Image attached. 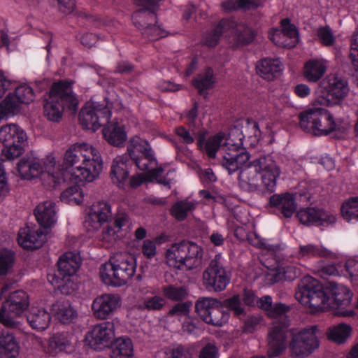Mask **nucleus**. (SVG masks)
<instances>
[{
	"label": "nucleus",
	"instance_id": "bf43d9fd",
	"mask_svg": "<svg viewBox=\"0 0 358 358\" xmlns=\"http://www.w3.org/2000/svg\"><path fill=\"white\" fill-rule=\"evenodd\" d=\"M192 306V302L187 301L185 302L178 303L175 304L169 311V316H185L187 317L189 316L190 308Z\"/></svg>",
	"mask_w": 358,
	"mask_h": 358
},
{
	"label": "nucleus",
	"instance_id": "69168bd1",
	"mask_svg": "<svg viewBox=\"0 0 358 358\" xmlns=\"http://www.w3.org/2000/svg\"><path fill=\"white\" fill-rule=\"evenodd\" d=\"M318 37L320 42L326 46H331L335 42L333 33L328 27L319 29Z\"/></svg>",
	"mask_w": 358,
	"mask_h": 358
},
{
	"label": "nucleus",
	"instance_id": "ddd939ff",
	"mask_svg": "<svg viewBox=\"0 0 358 358\" xmlns=\"http://www.w3.org/2000/svg\"><path fill=\"white\" fill-rule=\"evenodd\" d=\"M195 312L206 324L222 327L229 318L228 312L222 310L221 301L213 297H200L195 302Z\"/></svg>",
	"mask_w": 358,
	"mask_h": 358
},
{
	"label": "nucleus",
	"instance_id": "cd10ccee",
	"mask_svg": "<svg viewBox=\"0 0 358 358\" xmlns=\"http://www.w3.org/2000/svg\"><path fill=\"white\" fill-rule=\"evenodd\" d=\"M129 160L123 156L116 157L111 166L110 178L114 184L123 187L129 178Z\"/></svg>",
	"mask_w": 358,
	"mask_h": 358
},
{
	"label": "nucleus",
	"instance_id": "f257e3e1",
	"mask_svg": "<svg viewBox=\"0 0 358 358\" xmlns=\"http://www.w3.org/2000/svg\"><path fill=\"white\" fill-rule=\"evenodd\" d=\"M64 166L75 182H92L101 173L103 164L99 152L92 145L83 143L72 145L65 152Z\"/></svg>",
	"mask_w": 358,
	"mask_h": 358
},
{
	"label": "nucleus",
	"instance_id": "dca6fc26",
	"mask_svg": "<svg viewBox=\"0 0 358 358\" xmlns=\"http://www.w3.org/2000/svg\"><path fill=\"white\" fill-rule=\"evenodd\" d=\"M317 332V326L313 325L296 334L292 333L289 343L292 355L294 357H307L313 353L319 347Z\"/></svg>",
	"mask_w": 358,
	"mask_h": 358
},
{
	"label": "nucleus",
	"instance_id": "aec40b11",
	"mask_svg": "<svg viewBox=\"0 0 358 358\" xmlns=\"http://www.w3.org/2000/svg\"><path fill=\"white\" fill-rule=\"evenodd\" d=\"M296 217L305 226L327 227L336 222V217L332 213L314 207L301 208L296 213Z\"/></svg>",
	"mask_w": 358,
	"mask_h": 358
},
{
	"label": "nucleus",
	"instance_id": "9b49d317",
	"mask_svg": "<svg viewBox=\"0 0 358 358\" xmlns=\"http://www.w3.org/2000/svg\"><path fill=\"white\" fill-rule=\"evenodd\" d=\"M29 306V296L25 292H11L0 309V322L8 328H17L20 323L14 317L21 315Z\"/></svg>",
	"mask_w": 358,
	"mask_h": 358
},
{
	"label": "nucleus",
	"instance_id": "393cba45",
	"mask_svg": "<svg viewBox=\"0 0 358 358\" xmlns=\"http://www.w3.org/2000/svg\"><path fill=\"white\" fill-rule=\"evenodd\" d=\"M34 215L41 228L48 231L56 222L55 203L51 201L39 203L34 209Z\"/></svg>",
	"mask_w": 358,
	"mask_h": 358
},
{
	"label": "nucleus",
	"instance_id": "e2e57ef3",
	"mask_svg": "<svg viewBox=\"0 0 358 358\" xmlns=\"http://www.w3.org/2000/svg\"><path fill=\"white\" fill-rule=\"evenodd\" d=\"M113 225L120 232L124 230V227L130 228L131 225V219L125 212H118L114 217Z\"/></svg>",
	"mask_w": 358,
	"mask_h": 358
},
{
	"label": "nucleus",
	"instance_id": "37998d69",
	"mask_svg": "<svg viewBox=\"0 0 358 358\" xmlns=\"http://www.w3.org/2000/svg\"><path fill=\"white\" fill-rule=\"evenodd\" d=\"M325 71L326 66L321 62L311 60L306 62L303 75L308 81L315 83L323 76Z\"/></svg>",
	"mask_w": 358,
	"mask_h": 358
},
{
	"label": "nucleus",
	"instance_id": "4d7b16f0",
	"mask_svg": "<svg viewBox=\"0 0 358 358\" xmlns=\"http://www.w3.org/2000/svg\"><path fill=\"white\" fill-rule=\"evenodd\" d=\"M15 259V255L10 250L0 252V275H6L10 272Z\"/></svg>",
	"mask_w": 358,
	"mask_h": 358
},
{
	"label": "nucleus",
	"instance_id": "c756f323",
	"mask_svg": "<svg viewBox=\"0 0 358 358\" xmlns=\"http://www.w3.org/2000/svg\"><path fill=\"white\" fill-rule=\"evenodd\" d=\"M257 73L263 79L273 80L282 72V64L278 59L265 58L257 62Z\"/></svg>",
	"mask_w": 358,
	"mask_h": 358
},
{
	"label": "nucleus",
	"instance_id": "473e14b6",
	"mask_svg": "<svg viewBox=\"0 0 358 358\" xmlns=\"http://www.w3.org/2000/svg\"><path fill=\"white\" fill-rule=\"evenodd\" d=\"M51 311L55 317L63 324H69L76 319V310L69 301H57L52 305Z\"/></svg>",
	"mask_w": 358,
	"mask_h": 358
},
{
	"label": "nucleus",
	"instance_id": "6e6d98bb",
	"mask_svg": "<svg viewBox=\"0 0 358 358\" xmlns=\"http://www.w3.org/2000/svg\"><path fill=\"white\" fill-rule=\"evenodd\" d=\"M166 358H193L189 347L182 344H174L166 352Z\"/></svg>",
	"mask_w": 358,
	"mask_h": 358
},
{
	"label": "nucleus",
	"instance_id": "bb28decb",
	"mask_svg": "<svg viewBox=\"0 0 358 358\" xmlns=\"http://www.w3.org/2000/svg\"><path fill=\"white\" fill-rule=\"evenodd\" d=\"M103 129V135L106 141L112 145L122 146L127 140V134L124 126L117 121L106 122Z\"/></svg>",
	"mask_w": 358,
	"mask_h": 358
},
{
	"label": "nucleus",
	"instance_id": "864d4df0",
	"mask_svg": "<svg viewBox=\"0 0 358 358\" xmlns=\"http://www.w3.org/2000/svg\"><path fill=\"white\" fill-rule=\"evenodd\" d=\"M13 94L20 105L22 103L29 104L35 98L33 89L27 85H21L15 87Z\"/></svg>",
	"mask_w": 358,
	"mask_h": 358
},
{
	"label": "nucleus",
	"instance_id": "79ce46f5",
	"mask_svg": "<svg viewBox=\"0 0 358 358\" xmlns=\"http://www.w3.org/2000/svg\"><path fill=\"white\" fill-rule=\"evenodd\" d=\"M21 105L13 93H9L0 102V120L14 116L20 113Z\"/></svg>",
	"mask_w": 358,
	"mask_h": 358
},
{
	"label": "nucleus",
	"instance_id": "4c0bfd02",
	"mask_svg": "<svg viewBox=\"0 0 358 358\" xmlns=\"http://www.w3.org/2000/svg\"><path fill=\"white\" fill-rule=\"evenodd\" d=\"M230 22L233 23V26L229 27L228 30H230L233 35L237 46L248 45L253 41L254 34L250 28L244 24H237L234 21Z\"/></svg>",
	"mask_w": 358,
	"mask_h": 358
},
{
	"label": "nucleus",
	"instance_id": "c03bdc74",
	"mask_svg": "<svg viewBox=\"0 0 358 358\" xmlns=\"http://www.w3.org/2000/svg\"><path fill=\"white\" fill-rule=\"evenodd\" d=\"M298 255L300 257H329L332 252L322 245L307 244L299 246Z\"/></svg>",
	"mask_w": 358,
	"mask_h": 358
},
{
	"label": "nucleus",
	"instance_id": "de8ad7c7",
	"mask_svg": "<svg viewBox=\"0 0 358 358\" xmlns=\"http://www.w3.org/2000/svg\"><path fill=\"white\" fill-rule=\"evenodd\" d=\"M259 4L254 0H226L222 3V8L225 12L238 9L250 10L258 8Z\"/></svg>",
	"mask_w": 358,
	"mask_h": 358
},
{
	"label": "nucleus",
	"instance_id": "a19ab883",
	"mask_svg": "<svg viewBox=\"0 0 358 358\" xmlns=\"http://www.w3.org/2000/svg\"><path fill=\"white\" fill-rule=\"evenodd\" d=\"M215 82L213 70L208 67L203 73H200L194 78L192 83L197 89L199 94L205 96V91L212 88Z\"/></svg>",
	"mask_w": 358,
	"mask_h": 358
},
{
	"label": "nucleus",
	"instance_id": "338daca9",
	"mask_svg": "<svg viewBox=\"0 0 358 358\" xmlns=\"http://www.w3.org/2000/svg\"><path fill=\"white\" fill-rule=\"evenodd\" d=\"M218 353L217 346L214 343H208L201 348L199 358H217Z\"/></svg>",
	"mask_w": 358,
	"mask_h": 358
},
{
	"label": "nucleus",
	"instance_id": "b1692460",
	"mask_svg": "<svg viewBox=\"0 0 358 358\" xmlns=\"http://www.w3.org/2000/svg\"><path fill=\"white\" fill-rule=\"evenodd\" d=\"M269 203L285 218L291 217L297 208L294 195L289 193L272 195Z\"/></svg>",
	"mask_w": 358,
	"mask_h": 358
},
{
	"label": "nucleus",
	"instance_id": "20e7f679",
	"mask_svg": "<svg viewBox=\"0 0 358 358\" xmlns=\"http://www.w3.org/2000/svg\"><path fill=\"white\" fill-rule=\"evenodd\" d=\"M203 248L196 243L182 241L173 243L165 252L167 265L178 270L191 271L203 263Z\"/></svg>",
	"mask_w": 358,
	"mask_h": 358
},
{
	"label": "nucleus",
	"instance_id": "7ed1b4c3",
	"mask_svg": "<svg viewBox=\"0 0 358 358\" xmlns=\"http://www.w3.org/2000/svg\"><path fill=\"white\" fill-rule=\"evenodd\" d=\"M72 82L59 80L52 83L48 98L43 106L44 116L51 122H59L65 108L76 111L78 101L73 93Z\"/></svg>",
	"mask_w": 358,
	"mask_h": 358
},
{
	"label": "nucleus",
	"instance_id": "49530a36",
	"mask_svg": "<svg viewBox=\"0 0 358 358\" xmlns=\"http://www.w3.org/2000/svg\"><path fill=\"white\" fill-rule=\"evenodd\" d=\"M196 208L194 202L187 199L182 200L175 203L171 210V215L178 221H182L186 219L189 212L193 210Z\"/></svg>",
	"mask_w": 358,
	"mask_h": 358
},
{
	"label": "nucleus",
	"instance_id": "6e6552de",
	"mask_svg": "<svg viewBox=\"0 0 358 358\" xmlns=\"http://www.w3.org/2000/svg\"><path fill=\"white\" fill-rule=\"evenodd\" d=\"M244 138L242 131L234 127L230 129L226 143L223 145L226 153L223 155L220 164L227 170L229 175L238 171L250 158L249 152L242 147Z\"/></svg>",
	"mask_w": 358,
	"mask_h": 358
},
{
	"label": "nucleus",
	"instance_id": "ea45409f",
	"mask_svg": "<svg viewBox=\"0 0 358 358\" xmlns=\"http://www.w3.org/2000/svg\"><path fill=\"white\" fill-rule=\"evenodd\" d=\"M224 136L223 134L219 133L205 141L204 137L201 136L198 139L197 144L200 149L203 150L210 158L215 159Z\"/></svg>",
	"mask_w": 358,
	"mask_h": 358
},
{
	"label": "nucleus",
	"instance_id": "5fc2aeb1",
	"mask_svg": "<svg viewBox=\"0 0 358 358\" xmlns=\"http://www.w3.org/2000/svg\"><path fill=\"white\" fill-rule=\"evenodd\" d=\"M282 29L280 30L283 37L289 39L288 43H294V47L299 41V33L296 27L292 24L289 18H284L280 22Z\"/></svg>",
	"mask_w": 358,
	"mask_h": 358
},
{
	"label": "nucleus",
	"instance_id": "603ef678",
	"mask_svg": "<svg viewBox=\"0 0 358 358\" xmlns=\"http://www.w3.org/2000/svg\"><path fill=\"white\" fill-rule=\"evenodd\" d=\"M136 166L141 171H148L157 164L152 149L148 152L138 156L136 159L132 160Z\"/></svg>",
	"mask_w": 358,
	"mask_h": 358
},
{
	"label": "nucleus",
	"instance_id": "a878e982",
	"mask_svg": "<svg viewBox=\"0 0 358 358\" xmlns=\"http://www.w3.org/2000/svg\"><path fill=\"white\" fill-rule=\"evenodd\" d=\"M17 171L22 178L31 180L43 173V166L39 159L32 156H26L18 162Z\"/></svg>",
	"mask_w": 358,
	"mask_h": 358
},
{
	"label": "nucleus",
	"instance_id": "f3484780",
	"mask_svg": "<svg viewBox=\"0 0 358 358\" xmlns=\"http://www.w3.org/2000/svg\"><path fill=\"white\" fill-rule=\"evenodd\" d=\"M352 292L346 286L336 282H330L328 287V301L330 310H335V315L349 317L354 315L352 309H348L350 306Z\"/></svg>",
	"mask_w": 358,
	"mask_h": 358
},
{
	"label": "nucleus",
	"instance_id": "09e8293b",
	"mask_svg": "<svg viewBox=\"0 0 358 358\" xmlns=\"http://www.w3.org/2000/svg\"><path fill=\"white\" fill-rule=\"evenodd\" d=\"M341 215L347 221L358 220V196L351 197L342 205Z\"/></svg>",
	"mask_w": 358,
	"mask_h": 358
},
{
	"label": "nucleus",
	"instance_id": "6ab92c4d",
	"mask_svg": "<svg viewBox=\"0 0 358 358\" xmlns=\"http://www.w3.org/2000/svg\"><path fill=\"white\" fill-rule=\"evenodd\" d=\"M289 322L285 320L284 322L275 320L270 328L267 338L268 358H274L280 356L287 348V334Z\"/></svg>",
	"mask_w": 358,
	"mask_h": 358
},
{
	"label": "nucleus",
	"instance_id": "680f3d73",
	"mask_svg": "<svg viewBox=\"0 0 358 358\" xmlns=\"http://www.w3.org/2000/svg\"><path fill=\"white\" fill-rule=\"evenodd\" d=\"M289 310V307L282 303H274L268 313V315L273 318L279 317L278 320L289 321L285 314Z\"/></svg>",
	"mask_w": 358,
	"mask_h": 358
},
{
	"label": "nucleus",
	"instance_id": "e433bc0d",
	"mask_svg": "<svg viewBox=\"0 0 358 358\" xmlns=\"http://www.w3.org/2000/svg\"><path fill=\"white\" fill-rule=\"evenodd\" d=\"M352 327L350 324L340 323L329 327L327 330V338L338 345L343 344L350 338Z\"/></svg>",
	"mask_w": 358,
	"mask_h": 358
},
{
	"label": "nucleus",
	"instance_id": "a211bd4d",
	"mask_svg": "<svg viewBox=\"0 0 358 358\" xmlns=\"http://www.w3.org/2000/svg\"><path fill=\"white\" fill-rule=\"evenodd\" d=\"M115 324L104 322L94 325L85 336V342L92 349L101 350L109 347L114 341Z\"/></svg>",
	"mask_w": 358,
	"mask_h": 358
},
{
	"label": "nucleus",
	"instance_id": "39448f33",
	"mask_svg": "<svg viewBox=\"0 0 358 358\" xmlns=\"http://www.w3.org/2000/svg\"><path fill=\"white\" fill-rule=\"evenodd\" d=\"M136 268V261L134 256L119 252L101 266L100 276L105 284L120 287L127 284L134 276Z\"/></svg>",
	"mask_w": 358,
	"mask_h": 358
},
{
	"label": "nucleus",
	"instance_id": "c9c22d12",
	"mask_svg": "<svg viewBox=\"0 0 358 358\" xmlns=\"http://www.w3.org/2000/svg\"><path fill=\"white\" fill-rule=\"evenodd\" d=\"M73 336L68 332L57 333L49 339L48 351L52 355L66 350L71 345Z\"/></svg>",
	"mask_w": 358,
	"mask_h": 358
},
{
	"label": "nucleus",
	"instance_id": "9d476101",
	"mask_svg": "<svg viewBox=\"0 0 358 358\" xmlns=\"http://www.w3.org/2000/svg\"><path fill=\"white\" fill-rule=\"evenodd\" d=\"M348 92V81L336 74H330L322 79L316 90L318 101L327 106L339 103Z\"/></svg>",
	"mask_w": 358,
	"mask_h": 358
},
{
	"label": "nucleus",
	"instance_id": "f03ea898",
	"mask_svg": "<svg viewBox=\"0 0 358 358\" xmlns=\"http://www.w3.org/2000/svg\"><path fill=\"white\" fill-rule=\"evenodd\" d=\"M243 166L239 169L238 175V183L242 189L250 192L259 190V174L262 173V181L265 189L269 192H274L280 169L271 156H261Z\"/></svg>",
	"mask_w": 358,
	"mask_h": 358
},
{
	"label": "nucleus",
	"instance_id": "412c9836",
	"mask_svg": "<svg viewBox=\"0 0 358 358\" xmlns=\"http://www.w3.org/2000/svg\"><path fill=\"white\" fill-rule=\"evenodd\" d=\"M121 306V298L115 294H103L96 297L92 304L93 315L99 320L110 317Z\"/></svg>",
	"mask_w": 358,
	"mask_h": 358
},
{
	"label": "nucleus",
	"instance_id": "052dcab7",
	"mask_svg": "<svg viewBox=\"0 0 358 358\" xmlns=\"http://www.w3.org/2000/svg\"><path fill=\"white\" fill-rule=\"evenodd\" d=\"M141 34L150 41H156L166 36V32L159 26H157V23H154V24L150 25L143 31Z\"/></svg>",
	"mask_w": 358,
	"mask_h": 358
},
{
	"label": "nucleus",
	"instance_id": "f704fd0d",
	"mask_svg": "<svg viewBox=\"0 0 358 358\" xmlns=\"http://www.w3.org/2000/svg\"><path fill=\"white\" fill-rule=\"evenodd\" d=\"M131 18L134 24L142 32L150 25L157 23V15L156 13L147 8H141L135 11Z\"/></svg>",
	"mask_w": 358,
	"mask_h": 358
},
{
	"label": "nucleus",
	"instance_id": "13d9d810",
	"mask_svg": "<svg viewBox=\"0 0 358 358\" xmlns=\"http://www.w3.org/2000/svg\"><path fill=\"white\" fill-rule=\"evenodd\" d=\"M165 303L166 301L164 298L159 296H154L145 298L140 307L148 310H159L164 306Z\"/></svg>",
	"mask_w": 358,
	"mask_h": 358
},
{
	"label": "nucleus",
	"instance_id": "c85d7f7f",
	"mask_svg": "<svg viewBox=\"0 0 358 358\" xmlns=\"http://www.w3.org/2000/svg\"><path fill=\"white\" fill-rule=\"evenodd\" d=\"M55 163H54V166ZM72 177L68 170H60L58 167H53L46 169L45 173H42V180L45 186L48 188H59L64 185L67 180H71Z\"/></svg>",
	"mask_w": 358,
	"mask_h": 358
},
{
	"label": "nucleus",
	"instance_id": "72a5a7b5",
	"mask_svg": "<svg viewBox=\"0 0 358 358\" xmlns=\"http://www.w3.org/2000/svg\"><path fill=\"white\" fill-rule=\"evenodd\" d=\"M231 26H233V23L229 20H221L212 30L205 34L202 40L203 43L211 48L216 46L222 35Z\"/></svg>",
	"mask_w": 358,
	"mask_h": 358
},
{
	"label": "nucleus",
	"instance_id": "f8f14e48",
	"mask_svg": "<svg viewBox=\"0 0 358 358\" xmlns=\"http://www.w3.org/2000/svg\"><path fill=\"white\" fill-rule=\"evenodd\" d=\"M0 142L6 148L5 157L12 160L20 157L27 144V136L24 131L15 124L0 127Z\"/></svg>",
	"mask_w": 358,
	"mask_h": 358
},
{
	"label": "nucleus",
	"instance_id": "5701e85b",
	"mask_svg": "<svg viewBox=\"0 0 358 358\" xmlns=\"http://www.w3.org/2000/svg\"><path fill=\"white\" fill-rule=\"evenodd\" d=\"M48 230L40 228L38 230H31L27 227L21 229L18 232V243L24 249L35 250L41 248L46 241Z\"/></svg>",
	"mask_w": 358,
	"mask_h": 358
},
{
	"label": "nucleus",
	"instance_id": "3c124183",
	"mask_svg": "<svg viewBox=\"0 0 358 358\" xmlns=\"http://www.w3.org/2000/svg\"><path fill=\"white\" fill-rule=\"evenodd\" d=\"M222 309L227 308L233 311L234 315L236 317L245 315V312L244 308L241 305V296L238 294H235L230 298L226 299L221 301Z\"/></svg>",
	"mask_w": 358,
	"mask_h": 358
},
{
	"label": "nucleus",
	"instance_id": "0eeeda50",
	"mask_svg": "<svg viewBox=\"0 0 358 358\" xmlns=\"http://www.w3.org/2000/svg\"><path fill=\"white\" fill-rule=\"evenodd\" d=\"M296 299L312 312L329 310L328 287L324 289L318 280L311 276L302 278L295 293Z\"/></svg>",
	"mask_w": 358,
	"mask_h": 358
},
{
	"label": "nucleus",
	"instance_id": "4be33fe9",
	"mask_svg": "<svg viewBox=\"0 0 358 358\" xmlns=\"http://www.w3.org/2000/svg\"><path fill=\"white\" fill-rule=\"evenodd\" d=\"M110 205L106 201H99L92 205L90 211L85 220L88 231H96L101 224L111 217Z\"/></svg>",
	"mask_w": 358,
	"mask_h": 358
},
{
	"label": "nucleus",
	"instance_id": "423d86ee",
	"mask_svg": "<svg viewBox=\"0 0 358 358\" xmlns=\"http://www.w3.org/2000/svg\"><path fill=\"white\" fill-rule=\"evenodd\" d=\"M57 264V270L48 274V280L62 294L69 295L77 288L73 278L80 266V257L72 252H65Z\"/></svg>",
	"mask_w": 358,
	"mask_h": 358
},
{
	"label": "nucleus",
	"instance_id": "774afa93",
	"mask_svg": "<svg viewBox=\"0 0 358 358\" xmlns=\"http://www.w3.org/2000/svg\"><path fill=\"white\" fill-rule=\"evenodd\" d=\"M345 266L352 281L358 284V261L349 259L346 262Z\"/></svg>",
	"mask_w": 358,
	"mask_h": 358
},
{
	"label": "nucleus",
	"instance_id": "2eb2a0df",
	"mask_svg": "<svg viewBox=\"0 0 358 358\" xmlns=\"http://www.w3.org/2000/svg\"><path fill=\"white\" fill-rule=\"evenodd\" d=\"M203 285L209 291L221 292L230 282L231 274L223 265L222 256L217 254L203 272Z\"/></svg>",
	"mask_w": 358,
	"mask_h": 358
},
{
	"label": "nucleus",
	"instance_id": "1a4fd4ad",
	"mask_svg": "<svg viewBox=\"0 0 358 358\" xmlns=\"http://www.w3.org/2000/svg\"><path fill=\"white\" fill-rule=\"evenodd\" d=\"M301 128L315 136L328 135L338 130V125L333 115L322 108H311L299 115Z\"/></svg>",
	"mask_w": 358,
	"mask_h": 358
},
{
	"label": "nucleus",
	"instance_id": "7c9ffc66",
	"mask_svg": "<svg viewBox=\"0 0 358 358\" xmlns=\"http://www.w3.org/2000/svg\"><path fill=\"white\" fill-rule=\"evenodd\" d=\"M27 320L33 329L43 331L49 327L51 317L44 308H33L27 315Z\"/></svg>",
	"mask_w": 358,
	"mask_h": 358
},
{
	"label": "nucleus",
	"instance_id": "58836bf2",
	"mask_svg": "<svg viewBox=\"0 0 358 358\" xmlns=\"http://www.w3.org/2000/svg\"><path fill=\"white\" fill-rule=\"evenodd\" d=\"M19 346L15 337L7 333L0 336V358H16Z\"/></svg>",
	"mask_w": 358,
	"mask_h": 358
},
{
	"label": "nucleus",
	"instance_id": "4468645a",
	"mask_svg": "<svg viewBox=\"0 0 358 358\" xmlns=\"http://www.w3.org/2000/svg\"><path fill=\"white\" fill-rule=\"evenodd\" d=\"M111 108L112 103L108 105L98 102L88 103L79 113L80 124L85 129L96 131L109 120Z\"/></svg>",
	"mask_w": 358,
	"mask_h": 358
},
{
	"label": "nucleus",
	"instance_id": "a18cd8bd",
	"mask_svg": "<svg viewBox=\"0 0 358 358\" xmlns=\"http://www.w3.org/2000/svg\"><path fill=\"white\" fill-rule=\"evenodd\" d=\"M149 143L138 136L132 138L127 146V152L131 160L136 159L143 153L151 150Z\"/></svg>",
	"mask_w": 358,
	"mask_h": 358
},
{
	"label": "nucleus",
	"instance_id": "8fccbe9b",
	"mask_svg": "<svg viewBox=\"0 0 358 358\" xmlns=\"http://www.w3.org/2000/svg\"><path fill=\"white\" fill-rule=\"evenodd\" d=\"M162 292L167 299L174 301H182L188 296L187 289L185 286L168 285L163 287Z\"/></svg>",
	"mask_w": 358,
	"mask_h": 358
},
{
	"label": "nucleus",
	"instance_id": "2f4dec72",
	"mask_svg": "<svg viewBox=\"0 0 358 358\" xmlns=\"http://www.w3.org/2000/svg\"><path fill=\"white\" fill-rule=\"evenodd\" d=\"M110 346V358H133L134 347L131 340L127 336L116 338Z\"/></svg>",
	"mask_w": 358,
	"mask_h": 358
},
{
	"label": "nucleus",
	"instance_id": "0e129e2a",
	"mask_svg": "<svg viewBox=\"0 0 358 358\" xmlns=\"http://www.w3.org/2000/svg\"><path fill=\"white\" fill-rule=\"evenodd\" d=\"M76 194H79L78 187L77 186L73 185L67 187L61 193L60 199L62 201L65 203H70L73 201L78 203V199L76 196Z\"/></svg>",
	"mask_w": 358,
	"mask_h": 358
}]
</instances>
